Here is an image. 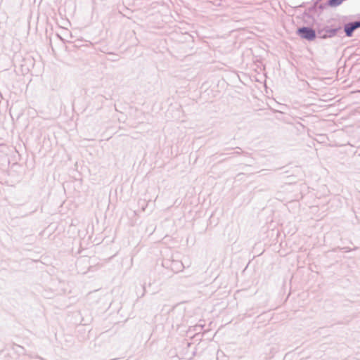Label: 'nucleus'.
Listing matches in <instances>:
<instances>
[{
  "mask_svg": "<svg viewBox=\"0 0 360 360\" xmlns=\"http://www.w3.org/2000/svg\"><path fill=\"white\" fill-rule=\"evenodd\" d=\"M297 32L302 38L308 40H313L316 37L314 30L309 27L300 28Z\"/></svg>",
  "mask_w": 360,
  "mask_h": 360,
  "instance_id": "nucleus-1",
  "label": "nucleus"
},
{
  "mask_svg": "<svg viewBox=\"0 0 360 360\" xmlns=\"http://www.w3.org/2000/svg\"><path fill=\"white\" fill-rule=\"evenodd\" d=\"M359 27H360V22H356L353 24L347 25L345 29L346 34L348 37L352 36L353 31Z\"/></svg>",
  "mask_w": 360,
  "mask_h": 360,
  "instance_id": "nucleus-2",
  "label": "nucleus"
}]
</instances>
